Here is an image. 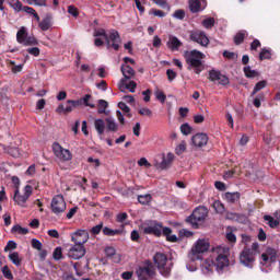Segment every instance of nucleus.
Masks as SVG:
<instances>
[{"label":"nucleus","mask_w":280,"mask_h":280,"mask_svg":"<svg viewBox=\"0 0 280 280\" xmlns=\"http://www.w3.org/2000/svg\"><path fill=\"white\" fill-rule=\"evenodd\" d=\"M10 65L13 66L12 67L13 73H21L23 71V65L16 66V63L14 61H10Z\"/></svg>","instance_id":"nucleus-56"},{"label":"nucleus","mask_w":280,"mask_h":280,"mask_svg":"<svg viewBox=\"0 0 280 280\" xmlns=\"http://www.w3.org/2000/svg\"><path fill=\"white\" fill-rule=\"evenodd\" d=\"M104 231V223H100L92 229H90L91 235H100Z\"/></svg>","instance_id":"nucleus-43"},{"label":"nucleus","mask_w":280,"mask_h":280,"mask_svg":"<svg viewBox=\"0 0 280 280\" xmlns=\"http://www.w3.org/2000/svg\"><path fill=\"white\" fill-rule=\"evenodd\" d=\"M105 124L107 132H117L119 130V125H117V122H115V120L110 117L105 119Z\"/></svg>","instance_id":"nucleus-20"},{"label":"nucleus","mask_w":280,"mask_h":280,"mask_svg":"<svg viewBox=\"0 0 280 280\" xmlns=\"http://www.w3.org/2000/svg\"><path fill=\"white\" fill-rule=\"evenodd\" d=\"M106 108H108V103L105 100H98L97 102V113L100 115L106 114Z\"/></svg>","instance_id":"nucleus-29"},{"label":"nucleus","mask_w":280,"mask_h":280,"mask_svg":"<svg viewBox=\"0 0 280 280\" xmlns=\"http://www.w3.org/2000/svg\"><path fill=\"white\" fill-rule=\"evenodd\" d=\"M195 148H205L209 143V136L207 133H196L191 138Z\"/></svg>","instance_id":"nucleus-18"},{"label":"nucleus","mask_w":280,"mask_h":280,"mask_svg":"<svg viewBox=\"0 0 280 280\" xmlns=\"http://www.w3.org/2000/svg\"><path fill=\"white\" fill-rule=\"evenodd\" d=\"M118 108H120V110H124L127 117H132V114L130 113V107H128L125 102H119Z\"/></svg>","instance_id":"nucleus-46"},{"label":"nucleus","mask_w":280,"mask_h":280,"mask_svg":"<svg viewBox=\"0 0 280 280\" xmlns=\"http://www.w3.org/2000/svg\"><path fill=\"white\" fill-rule=\"evenodd\" d=\"M264 220L265 222H267L268 226H270V229H277V226H279V219L270 215V214H265L264 215Z\"/></svg>","instance_id":"nucleus-23"},{"label":"nucleus","mask_w":280,"mask_h":280,"mask_svg":"<svg viewBox=\"0 0 280 280\" xmlns=\"http://www.w3.org/2000/svg\"><path fill=\"white\" fill-rule=\"evenodd\" d=\"M154 265L156 266L162 277H170L174 262L167 260V256L163 253H155L153 256Z\"/></svg>","instance_id":"nucleus-3"},{"label":"nucleus","mask_w":280,"mask_h":280,"mask_svg":"<svg viewBox=\"0 0 280 280\" xmlns=\"http://www.w3.org/2000/svg\"><path fill=\"white\" fill-rule=\"evenodd\" d=\"M213 209L215 210L217 213H224V203H222V201L220 200H215L213 202Z\"/></svg>","instance_id":"nucleus-44"},{"label":"nucleus","mask_w":280,"mask_h":280,"mask_svg":"<svg viewBox=\"0 0 280 280\" xmlns=\"http://www.w3.org/2000/svg\"><path fill=\"white\" fill-rule=\"evenodd\" d=\"M91 100H93V96L91 94H86L83 98H81V102L89 108H95V104H92Z\"/></svg>","instance_id":"nucleus-39"},{"label":"nucleus","mask_w":280,"mask_h":280,"mask_svg":"<svg viewBox=\"0 0 280 280\" xmlns=\"http://www.w3.org/2000/svg\"><path fill=\"white\" fill-rule=\"evenodd\" d=\"M71 240L74 242V244L84 246V244L89 242V231L78 230L72 234Z\"/></svg>","instance_id":"nucleus-17"},{"label":"nucleus","mask_w":280,"mask_h":280,"mask_svg":"<svg viewBox=\"0 0 280 280\" xmlns=\"http://www.w3.org/2000/svg\"><path fill=\"white\" fill-rule=\"evenodd\" d=\"M225 200L230 205H235V202H240V192H225Z\"/></svg>","instance_id":"nucleus-24"},{"label":"nucleus","mask_w":280,"mask_h":280,"mask_svg":"<svg viewBox=\"0 0 280 280\" xmlns=\"http://www.w3.org/2000/svg\"><path fill=\"white\" fill-rule=\"evenodd\" d=\"M1 271H2L4 279H9V280L14 279V275L12 273V270H10V267L4 266V267H2Z\"/></svg>","instance_id":"nucleus-42"},{"label":"nucleus","mask_w":280,"mask_h":280,"mask_svg":"<svg viewBox=\"0 0 280 280\" xmlns=\"http://www.w3.org/2000/svg\"><path fill=\"white\" fill-rule=\"evenodd\" d=\"M207 215H209V210H207L206 207L199 206L186 219V222L191 224L192 229H198V226H200V224H202L205 220H207Z\"/></svg>","instance_id":"nucleus-5"},{"label":"nucleus","mask_w":280,"mask_h":280,"mask_svg":"<svg viewBox=\"0 0 280 280\" xmlns=\"http://www.w3.org/2000/svg\"><path fill=\"white\" fill-rule=\"evenodd\" d=\"M52 152L55 156L59 159V161L67 162L73 159V154L71 153V151L69 149L62 148V145H60V143L58 142L52 143Z\"/></svg>","instance_id":"nucleus-10"},{"label":"nucleus","mask_w":280,"mask_h":280,"mask_svg":"<svg viewBox=\"0 0 280 280\" xmlns=\"http://www.w3.org/2000/svg\"><path fill=\"white\" fill-rule=\"evenodd\" d=\"M221 74L222 73H220V71L212 69L209 71L208 80H210V82H218L220 80Z\"/></svg>","instance_id":"nucleus-35"},{"label":"nucleus","mask_w":280,"mask_h":280,"mask_svg":"<svg viewBox=\"0 0 280 280\" xmlns=\"http://www.w3.org/2000/svg\"><path fill=\"white\" fill-rule=\"evenodd\" d=\"M105 43L107 45V49H114L115 51H119V43H121L119 32L112 31L110 34L105 37Z\"/></svg>","instance_id":"nucleus-13"},{"label":"nucleus","mask_w":280,"mask_h":280,"mask_svg":"<svg viewBox=\"0 0 280 280\" xmlns=\"http://www.w3.org/2000/svg\"><path fill=\"white\" fill-rule=\"evenodd\" d=\"M272 58V52L268 48H262L259 52V60H270Z\"/></svg>","instance_id":"nucleus-34"},{"label":"nucleus","mask_w":280,"mask_h":280,"mask_svg":"<svg viewBox=\"0 0 280 280\" xmlns=\"http://www.w3.org/2000/svg\"><path fill=\"white\" fill-rule=\"evenodd\" d=\"M176 71L172 70V69H167L166 70V77H167V80L168 82H174V80H176Z\"/></svg>","instance_id":"nucleus-51"},{"label":"nucleus","mask_w":280,"mask_h":280,"mask_svg":"<svg viewBox=\"0 0 280 280\" xmlns=\"http://www.w3.org/2000/svg\"><path fill=\"white\" fill-rule=\"evenodd\" d=\"M259 47H261V42H259V39H254L250 43V50L252 51H257V49H259Z\"/></svg>","instance_id":"nucleus-59"},{"label":"nucleus","mask_w":280,"mask_h":280,"mask_svg":"<svg viewBox=\"0 0 280 280\" xmlns=\"http://www.w3.org/2000/svg\"><path fill=\"white\" fill-rule=\"evenodd\" d=\"M201 270L203 275H211L213 272V262L212 260L206 259L201 264Z\"/></svg>","instance_id":"nucleus-21"},{"label":"nucleus","mask_w":280,"mask_h":280,"mask_svg":"<svg viewBox=\"0 0 280 280\" xmlns=\"http://www.w3.org/2000/svg\"><path fill=\"white\" fill-rule=\"evenodd\" d=\"M68 13L71 14V16H80V11H78V8L74 5H69L68 7Z\"/></svg>","instance_id":"nucleus-57"},{"label":"nucleus","mask_w":280,"mask_h":280,"mask_svg":"<svg viewBox=\"0 0 280 280\" xmlns=\"http://www.w3.org/2000/svg\"><path fill=\"white\" fill-rule=\"evenodd\" d=\"M218 256L214 260V266L217 272H222L224 268H229V254L231 253V249L229 247H218L217 248Z\"/></svg>","instance_id":"nucleus-6"},{"label":"nucleus","mask_w":280,"mask_h":280,"mask_svg":"<svg viewBox=\"0 0 280 280\" xmlns=\"http://www.w3.org/2000/svg\"><path fill=\"white\" fill-rule=\"evenodd\" d=\"M266 86H268V81H266V80H262V81H259L258 83H256V85L254 86V90L252 92V97H253V95L259 93V91L266 89Z\"/></svg>","instance_id":"nucleus-28"},{"label":"nucleus","mask_w":280,"mask_h":280,"mask_svg":"<svg viewBox=\"0 0 280 280\" xmlns=\"http://www.w3.org/2000/svg\"><path fill=\"white\" fill-rule=\"evenodd\" d=\"M34 188L31 185H26L24 187V195H21L19 189H15L13 201L19 205V207H26L27 200H30V196H32Z\"/></svg>","instance_id":"nucleus-8"},{"label":"nucleus","mask_w":280,"mask_h":280,"mask_svg":"<svg viewBox=\"0 0 280 280\" xmlns=\"http://www.w3.org/2000/svg\"><path fill=\"white\" fill-rule=\"evenodd\" d=\"M138 202H140V205H149V202H152V195H139Z\"/></svg>","instance_id":"nucleus-36"},{"label":"nucleus","mask_w":280,"mask_h":280,"mask_svg":"<svg viewBox=\"0 0 280 280\" xmlns=\"http://www.w3.org/2000/svg\"><path fill=\"white\" fill-rule=\"evenodd\" d=\"M184 58L188 66V70H194V73L200 75L202 71H205V66L202 65V60H205V54L200 50H187L184 52Z\"/></svg>","instance_id":"nucleus-2"},{"label":"nucleus","mask_w":280,"mask_h":280,"mask_svg":"<svg viewBox=\"0 0 280 280\" xmlns=\"http://www.w3.org/2000/svg\"><path fill=\"white\" fill-rule=\"evenodd\" d=\"M86 255V249L84 248V245H80L79 243L70 247L68 250V257L70 259H82Z\"/></svg>","instance_id":"nucleus-16"},{"label":"nucleus","mask_w":280,"mask_h":280,"mask_svg":"<svg viewBox=\"0 0 280 280\" xmlns=\"http://www.w3.org/2000/svg\"><path fill=\"white\" fill-rule=\"evenodd\" d=\"M108 33H106V30L101 28L94 32V38H100V36H103V38L106 40V36Z\"/></svg>","instance_id":"nucleus-55"},{"label":"nucleus","mask_w":280,"mask_h":280,"mask_svg":"<svg viewBox=\"0 0 280 280\" xmlns=\"http://www.w3.org/2000/svg\"><path fill=\"white\" fill-rule=\"evenodd\" d=\"M167 47L171 49V51H178L180 47H183V42L178 39L176 36H171L170 40L167 42Z\"/></svg>","instance_id":"nucleus-19"},{"label":"nucleus","mask_w":280,"mask_h":280,"mask_svg":"<svg viewBox=\"0 0 280 280\" xmlns=\"http://www.w3.org/2000/svg\"><path fill=\"white\" fill-rule=\"evenodd\" d=\"M94 128H95L97 135L102 136V135H104V130H106V122L102 118L96 119L94 121Z\"/></svg>","instance_id":"nucleus-22"},{"label":"nucleus","mask_w":280,"mask_h":280,"mask_svg":"<svg viewBox=\"0 0 280 280\" xmlns=\"http://www.w3.org/2000/svg\"><path fill=\"white\" fill-rule=\"evenodd\" d=\"M243 71H244L245 77H247V78H258V75H259V72L250 69V66L244 67Z\"/></svg>","instance_id":"nucleus-33"},{"label":"nucleus","mask_w":280,"mask_h":280,"mask_svg":"<svg viewBox=\"0 0 280 280\" xmlns=\"http://www.w3.org/2000/svg\"><path fill=\"white\" fill-rule=\"evenodd\" d=\"M189 10L192 14H196L198 12H202V10L205 9L202 8V4L200 1H192L189 4Z\"/></svg>","instance_id":"nucleus-26"},{"label":"nucleus","mask_w":280,"mask_h":280,"mask_svg":"<svg viewBox=\"0 0 280 280\" xmlns=\"http://www.w3.org/2000/svg\"><path fill=\"white\" fill-rule=\"evenodd\" d=\"M138 280H150L156 277V267L152 260H145L136 269Z\"/></svg>","instance_id":"nucleus-4"},{"label":"nucleus","mask_w":280,"mask_h":280,"mask_svg":"<svg viewBox=\"0 0 280 280\" xmlns=\"http://www.w3.org/2000/svg\"><path fill=\"white\" fill-rule=\"evenodd\" d=\"M124 89H127V91H130V93H135V91L137 90V82L129 81V83L124 84Z\"/></svg>","instance_id":"nucleus-48"},{"label":"nucleus","mask_w":280,"mask_h":280,"mask_svg":"<svg viewBox=\"0 0 280 280\" xmlns=\"http://www.w3.org/2000/svg\"><path fill=\"white\" fill-rule=\"evenodd\" d=\"M50 209L55 215L65 213V211H67V202L65 201V197L62 195L55 196L51 200Z\"/></svg>","instance_id":"nucleus-9"},{"label":"nucleus","mask_w":280,"mask_h":280,"mask_svg":"<svg viewBox=\"0 0 280 280\" xmlns=\"http://www.w3.org/2000/svg\"><path fill=\"white\" fill-rule=\"evenodd\" d=\"M186 148H185V142H182L180 144H178L175 148V154H177L178 156H180V154H183L185 152Z\"/></svg>","instance_id":"nucleus-60"},{"label":"nucleus","mask_w":280,"mask_h":280,"mask_svg":"<svg viewBox=\"0 0 280 280\" xmlns=\"http://www.w3.org/2000/svg\"><path fill=\"white\" fill-rule=\"evenodd\" d=\"M255 254L250 248L244 247L240 254V261L243 266L247 268H253V264H255Z\"/></svg>","instance_id":"nucleus-12"},{"label":"nucleus","mask_w":280,"mask_h":280,"mask_svg":"<svg viewBox=\"0 0 280 280\" xmlns=\"http://www.w3.org/2000/svg\"><path fill=\"white\" fill-rule=\"evenodd\" d=\"M23 12H26V14H32V16H34V19L36 21H40V16L36 12V10H34V8H32V7H23Z\"/></svg>","instance_id":"nucleus-38"},{"label":"nucleus","mask_w":280,"mask_h":280,"mask_svg":"<svg viewBox=\"0 0 280 280\" xmlns=\"http://www.w3.org/2000/svg\"><path fill=\"white\" fill-rule=\"evenodd\" d=\"M128 220V213L120 212L117 214V222L124 223Z\"/></svg>","instance_id":"nucleus-63"},{"label":"nucleus","mask_w":280,"mask_h":280,"mask_svg":"<svg viewBox=\"0 0 280 280\" xmlns=\"http://www.w3.org/2000/svg\"><path fill=\"white\" fill-rule=\"evenodd\" d=\"M120 71L124 75V78L120 80L119 82V90L124 91V85L126 84V82H128V80H132L135 78V75L137 74V72L135 71V69H132V67L128 66V65H122L120 68Z\"/></svg>","instance_id":"nucleus-15"},{"label":"nucleus","mask_w":280,"mask_h":280,"mask_svg":"<svg viewBox=\"0 0 280 280\" xmlns=\"http://www.w3.org/2000/svg\"><path fill=\"white\" fill-rule=\"evenodd\" d=\"M66 107L63 104H60L56 112L60 114L63 113V115H69L70 113H73V109L74 108H78V106H82V101L81 100H77V101H73V100H68L66 102Z\"/></svg>","instance_id":"nucleus-14"},{"label":"nucleus","mask_w":280,"mask_h":280,"mask_svg":"<svg viewBox=\"0 0 280 280\" xmlns=\"http://www.w3.org/2000/svg\"><path fill=\"white\" fill-rule=\"evenodd\" d=\"M11 7H13V10H15V12H21L23 10V4L21 3V1H16V2H9Z\"/></svg>","instance_id":"nucleus-58"},{"label":"nucleus","mask_w":280,"mask_h":280,"mask_svg":"<svg viewBox=\"0 0 280 280\" xmlns=\"http://www.w3.org/2000/svg\"><path fill=\"white\" fill-rule=\"evenodd\" d=\"M11 233H19V235H27L30 230L16 224L11 229Z\"/></svg>","instance_id":"nucleus-32"},{"label":"nucleus","mask_w":280,"mask_h":280,"mask_svg":"<svg viewBox=\"0 0 280 280\" xmlns=\"http://www.w3.org/2000/svg\"><path fill=\"white\" fill-rule=\"evenodd\" d=\"M189 39L192 40V43H197L201 47H209V36H207V33L205 31H191L189 34Z\"/></svg>","instance_id":"nucleus-11"},{"label":"nucleus","mask_w":280,"mask_h":280,"mask_svg":"<svg viewBox=\"0 0 280 280\" xmlns=\"http://www.w3.org/2000/svg\"><path fill=\"white\" fill-rule=\"evenodd\" d=\"M39 30L42 32H47L51 27V20L49 18H45L42 22L38 24Z\"/></svg>","instance_id":"nucleus-31"},{"label":"nucleus","mask_w":280,"mask_h":280,"mask_svg":"<svg viewBox=\"0 0 280 280\" xmlns=\"http://www.w3.org/2000/svg\"><path fill=\"white\" fill-rule=\"evenodd\" d=\"M246 39V31H240L234 36V45H242Z\"/></svg>","instance_id":"nucleus-27"},{"label":"nucleus","mask_w":280,"mask_h":280,"mask_svg":"<svg viewBox=\"0 0 280 280\" xmlns=\"http://www.w3.org/2000/svg\"><path fill=\"white\" fill-rule=\"evenodd\" d=\"M52 258L56 261H60V259H65V257L62 256V247H56L54 253H52Z\"/></svg>","instance_id":"nucleus-45"},{"label":"nucleus","mask_w":280,"mask_h":280,"mask_svg":"<svg viewBox=\"0 0 280 280\" xmlns=\"http://www.w3.org/2000/svg\"><path fill=\"white\" fill-rule=\"evenodd\" d=\"M124 233L122 230H113L108 226L103 228V235L106 237H115V235H121Z\"/></svg>","instance_id":"nucleus-25"},{"label":"nucleus","mask_w":280,"mask_h":280,"mask_svg":"<svg viewBox=\"0 0 280 280\" xmlns=\"http://www.w3.org/2000/svg\"><path fill=\"white\" fill-rule=\"evenodd\" d=\"M10 250H16V242L9 241L4 247V253H8Z\"/></svg>","instance_id":"nucleus-50"},{"label":"nucleus","mask_w":280,"mask_h":280,"mask_svg":"<svg viewBox=\"0 0 280 280\" xmlns=\"http://www.w3.org/2000/svg\"><path fill=\"white\" fill-rule=\"evenodd\" d=\"M209 242L206 240L197 241L196 245L191 248L190 253L188 254V258L190 261H201L202 254L209 250Z\"/></svg>","instance_id":"nucleus-7"},{"label":"nucleus","mask_w":280,"mask_h":280,"mask_svg":"<svg viewBox=\"0 0 280 280\" xmlns=\"http://www.w3.org/2000/svg\"><path fill=\"white\" fill-rule=\"evenodd\" d=\"M26 38H27V31L25 30V27H21L18 31L16 40L18 43H25Z\"/></svg>","instance_id":"nucleus-30"},{"label":"nucleus","mask_w":280,"mask_h":280,"mask_svg":"<svg viewBox=\"0 0 280 280\" xmlns=\"http://www.w3.org/2000/svg\"><path fill=\"white\" fill-rule=\"evenodd\" d=\"M31 244L32 247L35 248V250H43V243H40V241L33 238Z\"/></svg>","instance_id":"nucleus-53"},{"label":"nucleus","mask_w":280,"mask_h":280,"mask_svg":"<svg viewBox=\"0 0 280 280\" xmlns=\"http://www.w3.org/2000/svg\"><path fill=\"white\" fill-rule=\"evenodd\" d=\"M27 54H31V56L38 57L40 56V48L38 47L28 48Z\"/></svg>","instance_id":"nucleus-61"},{"label":"nucleus","mask_w":280,"mask_h":280,"mask_svg":"<svg viewBox=\"0 0 280 280\" xmlns=\"http://www.w3.org/2000/svg\"><path fill=\"white\" fill-rule=\"evenodd\" d=\"M10 261L14 264V266H21V258L19 257V253L13 252L9 255Z\"/></svg>","instance_id":"nucleus-40"},{"label":"nucleus","mask_w":280,"mask_h":280,"mask_svg":"<svg viewBox=\"0 0 280 280\" xmlns=\"http://www.w3.org/2000/svg\"><path fill=\"white\" fill-rule=\"evenodd\" d=\"M173 16L174 19H178V21H183L185 19V10L183 9L176 10Z\"/></svg>","instance_id":"nucleus-52"},{"label":"nucleus","mask_w":280,"mask_h":280,"mask_svg":"<svg viewBox=\"0 0 280 280\" xmlns=\"http://www.w3.org/2000/svg\"><path fill=\"white\" fill-rule=\"evenodd\" d=\"M143 233L145 235H154V237H161L163 235L166 237V242H172L173 244L178 242V236L172 234V228H163V223L159 221H150L143 226Z\"/></svg>","instance_id":"nucleus-1"},{"label":"nucleus","mask_w":280,"mask_h":280,"mask_svg":"<svg viewBox=\"0 0 280 280\" xmlns=\"http://www.w3.org/2000/svg\"><path fill=\"white\" fill-rule=\"evenodd\" d=\"M192 130L194 129L191 128V126L187 122H185L180 126V132H182V135H185V137L191 135Z\"/></svg>","instance_id":"nucleus-41"},{"label":"nucleus","mask_w":280,"mask_h":280,"mask_svg":"<svg viewBox=\"0 0 280 280\" xmlns=\"http://www.w3.org/2000/svg\"><path fill=\"white\" fill-rule=\"evenodd\" d=\"M219 84L221 85V86H229V84H230V80H229V77H226V75H224V74H220V77H219Z\"/></svg>","instance_id":"nucleus-49"},{"label":"nucleus","mask_w":280,"mask_h":280,"mask_svg":"<svg viewBox=\"0 0 280 280\" xmlns=\"http://www.w3.org/2000/svg\"><path fill=\"white\" fill-rule=\"evenodd\" d=\"M131 242H139V240H141V236L139 235V231L137 230H132L131 231Z\"/></svg>","instance_id":"nucleus-64"},{"label":"nucleus","mask_w":280,"mask_h":280,"mask_svg":"<svg viewBox=\"0 0 280 280\" xmlns=\"http://www.w3.org/2000/svg\"><path fill=\"white\" fill-rule=\"evenodd\" d=\"M138 165L140 167H152V164H150V162H148V159L145 158H141L139 161H138Z\"/></svg>","instance_id":"nucleus-62"},{"label":"nucleus","mask_w":280,"mask_h":280,"mask_svg":"<svg viewBox=\"0 0 280 280\" xmlns=\"http://www.w3.org/2000/svg\"><path fill=\"white\" fill-rule=\"evenodd\" d=\"M225 218L226 220H232L233 222H237V220L242 218V214L236 212H226Z\"/></svg>","instance_id":"nucleus-47"},{"label":"nucleus","mask_w":280,"mask_h":280,"mask_svg":"<svg viewBox=\"0 0 280 280\" xmlns=\"http://www.w3.org/2000/svg\"><path fill=\"white\" fill-rule=\"evenodd\" d=\"M201 25L206 27V30H211L213 25H215V19L213 18H207L201 22Z\"/></svg>","instance_id":"nucleus-37"},{"label":"nucleus","mask_w":280,"mask_h":280,"mask_svg":"<svg viewBox=\"0 0 280 280\" xmlns=\"http://www.w3.org/2000/svg\"><path fill=\"white\" fill-rule=\"evenodd\" d=\"M138 113L142 117H152V109H150V108H141L138 110Z\"/></svg>","instance_id":"nucleus-54"}]
</instances>
